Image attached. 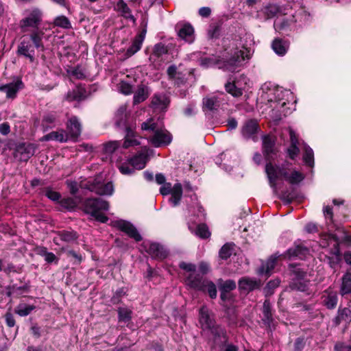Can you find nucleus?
Here are the masks:
<instances>
[{"label":"nucleus","mask_w":351,"mask_h":351,"mask_svg":"<svg viewBox=\"0 0 351 351\" xmlns=\"http://www.w3.org/2000/svg\"><path fill=\"white\" fill-rule=\"evenodd\" d=\"M278 167L281 166H274L271 162L267 163L265 171L271 187L276 189V181L279 177H282L278 171Z\"/></svg>","instance_id":"20"},{"label":"nucleus","mask_w":351,"mask_h":351,"mask_svg":"<svg viewBox=\"0 0 351 351\" xmlns=\"http://www.w3.org/2000/svg\"><path fill=\"white\" fill-rule=\"evenodd\" d=\"M259 131L260 127L256 119L247 120L243 123L241 129V135L244 138L251 139L254 142L258 141L257 134Z\"/></svg>","instance_id":"4"},{"label":"nucleus","mask_w":351,"mask_h":351,"mask_svg":"<svg viewBox=\"0 0 351 351\" xmlns=\"http://www.w3.org/2000/svg\"><path fill=\"white\" fill-rule=\"evenodd\" d=\"M115 226L122 232L126 233L129 237L135 239L136 241L142 240L141 234L138 232L136 228L130 222L124 220L115 221Z\"/></svg>","instance_id":"10"},{"label":"nucleus","mask_w":351,"mask_h":351,"mask_svg":"<svg viewBox=\"0 0 351 351\" xmlns=\"http://www.w3.org/2000/svg\"><path fill=\"white\" fill-rule=\"evenodd\" d=\"M339 291L341 295L351 293V269L343 276Z\"/></svg>","instance_id":"32"},{"label":"nucleus","mask_w":351,"mask_h":351,"mask_svg":"<svg viewBox=\"0 0 351 351\" xmlns=\"http://www.w3.org/2000/svg\"><path fill=\"white\" fill-rule=\"evenodd\" d=\"M88 97V91L85 85L79 84L75 87L67 92L64 97V100L68 102H80Z\"/></svg>","instance_id":"6"},{"label":"nucleus","mask_w":351,"mask_h":351,"mask_svg":"<svg viewBox=\"0 0 351 351\" xmlns=\"http://www.w3.org/2000/svg\"><path fill=\"white\" fill-rule=\"evenodd\" d=\"M276 137L273 135L266 134L262 136V149L265 157L274 153Z\"/></svg>","instance_id":"19"},{"label":"nucleus","mask_w":351,"mask_h":351,"mask_svg":"<svg viewBox=\"0 0 351 351\" xmlns=\"http://www.w3.org/2000/svg\"><path fill=\"white\" fill-rule=\"evenodd\" d=\"M267 95H267V104H268L270 108H271L273 109H276L277 110H279L280 108L284 107V106L285 105L286 103L285 101H281L280 99H278V100L274 99V94L273 92H271Z\"/></svg>","instance_id":"49"},{"label":"nucleus","mask_w":351,"mask_h":351,"mask_svg":"<svg viewBox=\"0 0 351 351\" xmlns=\"http://www.w3.org/2000/svg\"><path fill=\"white\" fill-rule=\"evenodd\" d=\"M141 128L142 130L152 131L154 134L160 129L158 128L157 123L155 122L152 118H150L146 121L142 123Z\"/></svg>","instance_id":"50"},{"label":"nucleus","mask_w":351,"mask_h":351,"mask_svg":"<svg viewBox=\"0 0 351 351\" xmlns=\"http://www.w3.org/2000/svg\"><path fill=\"white\" fill-rule=\"evenodd\" d=\"M36 308L34 305H28L24 303L19 304L15 308V313L21 317L29 315Z\"/></svg>","instance_id":"43"},{"label":"nucleus","mask_w":351,"mask_h":351,"mask_svg":"<svg viewBox=\"0 0 351 351\" xmlns=\"http://www.w3.org/2000/svg\"><path fill=\"white\" fill-rule=\"evenodd\" d=\"M271 47L276 54L282 56L287 53L289 48V42L282 38H277L273 40Z\"/></svg>","instance_id":"23"},{"label":"nucleus","mask_w":351,"mask_h":351,"mask_svg":"<svg viewBox=\"0 0 351 351\" xmlns=\"http://www.w3.org/2000/svg\"><path fill=\"white\" fill-rule=\"evenodd\" d=\"M194 29L191 25H184L179 31L178 36L186 42L191 43L193 40Z\"/></svg>","instance_id":"40"},{"label":"nucleus","mask_w":351,"mask_h":351,"mask_svg":"<svg viewBox=\"0 0 351 351\" xmlns=\"http://www.w3.org/2000/svg\"><path fill=\"white\" fill-rule=\"evenodd\" d=\"M291 22L292 20L284 19L280 21L276 22L274 23V27H276V29L279 31L285 30L290 27Z\"/></svg>","instance_id":"61"},{"label":"nucleus","mask_w":351,"mask_h":351,"mask_svg":"<svg viewBox=\"0 0 351 351\" xmlns=\"http://www.w3.org/2000/svg\"><path fill=\"white\" fill-rule=\"evenodd\" d=\"M115 10L121 14V15L126 19H130L134 23L136 19L132 14V10L128 4L123 0H119L116 4Z\"/></svg>","instance_id":"28"},{"label":"nucleus","mask_w":351,"mask_h":351,"mask_svg":"<svg viewBox=\"0 0 351 351\" xmlns=\"http://www.w3.org/2000/svg\"><path fill=\"white\" fill-rule=\"evenodd\" d=\"M120 142L118 141H110L102 145V152L106 155H112L119 147Z\"/></svg>","instance_id":"42"},{"label":"nucleus","mask_w":351,"mask_h":351,"mask_svg":"<svg viewBox=\"0 0 351 351\" xmlns=\"http://www.w3.org/2000/svg\"><path fill=\"white\" fill-rule=\"evenodd\" d=\"M199 322L203 328L208 329L212 328L215 324L213 319L210 317L208 309L202 306L199 309Z\"/></svg>","instance_id":"27"},{"label":"nucleus","mask_w":351,"mask_h":351,"mask_svg":"<svg viewBox=\"0 0 351 351\" xmlns=\"http://www.w3.org/2000/svg\"><path fill=\"white\" fill-rule=\"evenodd\" d=\"M199 291H207L210 297L213 299L217 297V288L215 285L212 281L207 280L204 283V289H200Z\"/></svg>","instance_id":"54"},{"label":"nucleus","mask_w":351,"mask_h":351,"mask_svg":"<svg viewBox=\"0 0 351 351\" xmlns=\"http://www.w3.org/2000/svg\"><path fill=\"white\" fill-rule=\"evenodd\" d=\"M215 337V341L217 343V339H221V343L226 344L228 341V337L226 330L220 326H215V324L212 328H208Z\"/></svg>","instance_id":"33"},{"label":"nucleus","mask_w":351,"mask_h":351,"mask_svg":"<svg viewBox=\"0 0 351 351\" xmlns=\"http://www.w3.org/2000/svg\"><path fill=\"white\" fill-rule=\"evenodd\" d=\"M167 53V47L162 43H159L154 45L152 54L157 58H160Z\"/></svg>","instance_id":"55"},{"label":"nucleus","mask_w":351,"mask_h":351,"mask_svg":"<svg viewBox=\"0 0 351 351\" xmlns=\"http://www.w3.org/2000/svg\"><path fill=\"white\" fill-rule=\"evenodd\" d=\"M304 162L308 166L312 167L314 164L313 152L311 148L306 147L303 156Z\"/></svg>","instance_id":"57"},{"label":"nucleus","mask_w":351,"mask_h":351,"mask_svg":"<svg viewBox=\"0 0 351 351\" xmlns=\"http://www.w3.org/2000/svg\"><path fill=\"white\" fill-rule=\"evenodd\" d=\"M119 320L127 322L132 318V311L127 308H119L118 309Z\"/></svg>","instance_id":"56"},{"label":"nucleus","mask_w":351,"mask_h":351,"mask_svg":"<svg viewBox=\"0 0 351 351\" xmlns=\"http://www.w3.org/2000/svg\"><path fill=\"white\" fill-rule=\"evenodd\" d=\"M128 114L127 112V106L121 105L117 110L114 116L115 125L118 128L125 125Z\"/></svg>","instance_id":"29"},{"label":"nucleus","mask_w":351,"mask_h":351,"mask_svg":"<svg viewBox=\"0 0 351 351\" xmlns=\"http://www.w3.org/2000/svg\"><path fill=\"white\" fill-rule=\"evenodd\" d=\"M67 73L74 76L77 80H84L86 77L84 69L80 66H77L71 71H67Z\"/></svg>","instance_id":"58"},{"label":"nucleus","mask_w":351,"mask_h":351,"mask_svg":"<svg viewBox=\"0 0 351 351\" xmlns=\"http://www.w3.org/2000/svg\"><path fill=\"white\" fill-rule=\"evenodd\" d=\"M171 141V134L166 130L162 128H160L150 138V142L156 147L167 145L169 144Z\"/></svg>","instance_id":"11"},{"label":"nucleus","mask_w":351,"mask_h":351,"mask_svg":"<svg viewBox=\"0 0 351 351\" xmlns=\"http://www.w3.org/2000/svg\"><path fill=\"white\" fill-rule=\"evenodd\" d=\"M203 104L204 107L210 111L217 110L219 106V101L215 97L204 98L203 99Z\"/></svg>","instance_id":"53"},{"label":"nucleus","mask_w":351,"mask_h":351,"mask_svg":"<svg viewBox=\"0 0 351 351\" xmlns=\"http://www.w3.org/2000/svg\"><path fill=\"white\" fill-rule=\"evenodd\" d=\"M147 252L152 258L155 259H164L167 256V253L163 247L156 243H150L147 249Z\"/></svg>","instance_id":"22"},{"label":"nucleus","mask_w":351,"mask_h":351,"mask_svg":"<svg viewBox=\"0 0 351 351\" xmlns=\"http://www.w3.org/2000/svg\"><path fill=\"white\" fill-rule=\"evenodd\" d=\"M335 324L338 326L341 323L344 322L347 324L351 322V311L347 307H339L337 316L334 319Z\"/></svg>","instance_id":"26"},{"label":"nucleus","mask_w":351,"mask_h":351,"mask_svg":"<svg viewBox=\"0 0 351 351\" xmlns=\"http://www.w3.org/2000/svg\"><path fill=\"white\" fill-rule=\"evenodd\" d=\"M239 289L247 293L256 289H259L261 287V280L250 277H243L238 282Z\"/></svg>","instance_id":"12"},{"label":"nucleus","mask_w":351,"mask_h":351,"mask_svg":"<svg viewBox=\"0 0 351 351\" xmlns=\"http://www.w3.org/2000/svg\"><path fill=\"white\" fill-rule=\"evenodd\" d=\"M108 209L109 202L101 198H88L84 203V211L102 223L108 221V218L101 211Z\"/></svg>","instance_id":"2"},{"label":"nucleus","mask_w":351,"mask_h":351,"mask_svg":"<svg viewBox=\"0 0 351 351\" xmlns=\"http://www.w3.org/2000/svg\"><path fill=\"white\" fill-rule=\"evenodd\" d=\"M151 90L149 86L142 83L139 84L134 94L133 104L137 105L145 101L149 96Z\"/></svg>","instance_id":"17"},{"label":"nucleus","mask_w":351,"mask_h":351,"mask_svg":"<svg viewBox=\"0 0 351 351\" xmlns=\"http://www.w3.org/2000/svg\"><path fill=\"white\" fill-rule=\"evenodd\" d=\"M32 33L29 35V38L34 44V47L35 48H43V44L42 42L44 32L39 28L36 29V30L30 31Z\"/></svg>","instance_id":"36"},{"label":"nucleus","mask_w":351,"mask_h":351,"mask_svg":"<svg viewBox=\"0 0 351 351\" xmlns=\"http://www.w3.org/2000/svg\"><path fill=\"white\" fill-rule=\"evenodd\" d=\"M43 12L37 7L25 9L23 13V18L19 21V27L22 32H29L36 30L43 23Z\"/></svg>","instance_id":"1"},{"label":"nucleus","mask_w":351,"mask_h":351,"mask_svg":"<svg viewBox=\"0 0 351 351\" xmlns=\"http://www.w3.org/2000/svg\"><path fill=\"white\" fill-rule=\"evenodd\" d=\"M195 234L202 239H208L210 237V232L209 231L208 227L205 223H200L197 225Z\"/></svg>","instance_id":"46"},{"label":"nucleus","mask_w":351,"mask_h":351,"mask_svg":"<svg viewBox=\"0 0 351 351\" xmlns=\"http://www.w3.org/2000/svg\"><path fill=\"white\" fill-rule=\"evenodd\" d=\"M53 25L56 27H61L63 29H71L72 28L71 23L69 19L63 15L58 16L55 18L53 21Z\"/></svg>","instance_id":"47"},{"label":"nucleus","mask_w":351,"mask_h":351,"mask_svg":"<svg viewBox=\"0 0 351 351\" xmlns=\"http://www.w3.org/2000/svg\"><path fill=\"white\" fill-rule=\"evenodd\" d=\"M146 32V29H143L134 38L131 46L127 49L125 53V58H128L132 56L141 49L142 44L145 38Z\"/></svg>","instance_id":"13"},{"label":"nucleus","mask_w":351,"mask_h":351,"mask_svg":"<svg viewBox=\"0 0 351 351\" xmlns=\"http://www.w3.org/2000/svg\"><path fill=\"white\" fill-rule=\"evenodd\" d=\"M140 145L139 141L136 138V133L132 128H125V141L123 147L125 149L135 145Z\"/></svg>","instance_id":"30"},{"label":"nucleus","mask_w":351,"mask_h":351,"mask_svg":"<svg viewBox=\"0 0 351 351\" xmlns=\"http://www.w3.org/2000/svg\"><path fill=\"white\" fill-rule=\"evenodd\" d=\"M119 89L120 92L125 95H130L133 92L132 86L124 81H121L119 84Z\"/></svg>","instance_id":"59"},{"label":"nucleus","mask_w":351,"mask_h":351,"mask_svg":"<svg viewBox=\"0 0 351 351\" xmlns=\"http://www.w3.org/2000/svg\"><path fill=\"white\" fill-rule=\"evenodd\" d=\"M324 303L328 309H333L337 304V294L330 290H326L323 295Z\"/></svg>","instance_id":"31"},{"label":"nucleus","mask_w":351,"mask_h":351,"mask_svg":"<svg viewBox=\"0 0 351 351\" xmlns=\"http://www.w3.org/2000/svg\"><path fill=\"white\" fill-rule=\"evenodd\" d=\"M24 88V84L21 79L17 77L12 82L0 86V92H4L6 98L9 99H14L19 91Z\"/></svg>","instance_id":"7"},{"label":"nucleus","mask_w":351,"mask_h":351,"mask_svg":"<svg viewBox=\"0 0 351 351\" xmlns=\"http://www.w3.org/2000/svg\"><path fill=\"white\" fill-rule=\"evenodd\" d=\"M280 281L279 279L270 280L267 282L265 289L267 294H272L273 290L280 285Z\"/></svg>","instance_id":"62"},{"label":"nucleus","mask_w":351,"mask_h":351,"mask_svg":"<svg viewBox=\"0 0 351 351\" xmlns=\"http://www.w3.org/2000/svg\"><path fill=\"white\" fill-rule=\"evenodd\" d=\"M42 141H56L60 143H66L69 141L66 131L61 129L57 131H53L42 138Z\"/></svg>","instance_id":"24"},{"label":"nucleus","mask_w":351,"mask_h":351,"mask_svg":"<svg viewBox=\"0 0 351 351\" xmlns=\"http://www.w3.org/2000/svg\"><path fill=\"white\" fill-rule=\"evenodd\" d=\"M171 197L169 201L174 206L179 204L182 197V186L180 183L175 184L171 191Z\"/></svg>","instance_id":"34"},{"label":"nucleus","mask_w":351,"mask_h":351,"mask_svg":"<svg viewBox=\"0 0 351 351\" xmlns=\"http://www.w3.org/2000/svg\"><path fill=\"white\" fill-rule=\"evenodd\" d=\"M226 90L234 97H239L243 95L241 88H238L234 82H228L225 84Z\"/></svg>","instance_id":"48"},{"label":"nucleus","mask_w":351,"mask_h":351,"mask_svg":"<svg viewBox=\"0 0 351 351\" xmlns=\"http://www.w3.org/2000/svg\"><path fill=\"white\" fill-rule=\"evenodd\" d=\"M335 351H351V345H346L343 342H337L334 347Z\"/></svg>","instance_id":"64"},{"label":"nucleus","mask_w":351,"mask_h":351,"mask_svg":"<svg viewBox=\"0 0 351 351\" xmlns=\"http://www.w3.org/2000/svg\"><path fill=\"white\" fill-rule=\"evenodd\" d=\"M33 155L34 149L32 145H19L14 153V157L20 162H27Z\"/></svg>","instance_id":"16"},{"label":"nucleus","mask_w":351,"mask_h":351,"mask_svg":"<svg viewBox=\"0 0 351 351\" xmlns=\"http://www.w3.org/2000/svg\"><path fill=\"white\" fill-rule=\"evenodd\" d=\"M16 53L19 56H23L34 62L35 60L34 47L30 40H23L18 45Z\"/></svg>","instance_id":"9"},{"label":"nucleus","mask_w":351,"mask_h":351,"mask_svg":"<svg viewBox=\"0 0 351 351\" xmlns=\"http://www.w3.org/2000/svg\"><path fill=\"white\" fill-rule=\"evenodd\" d=\"M131 165L136 169H142L146 164V156L143 154H138L130 159Z\"/></svg>","instance_id":"41"},{"label":"nucleus","mask_w":351,"mask_h":351,"mask_svg":"<svg viewBox=\"0 0 351 351\" xmlns=\"http://www.w3.org/2000/svg\"><path fill=\"white\" fill-rule=\"evenodd\" d=\"M277 261V257L271 256L265 263L262 264L259 268V274L269 275L271 271L274 269Z\"/></svg>","instance_id":"38"},{"label":"nucleus","mask_w":351,"mask_h":351,"mask_svg":"<svg viewBox=\"0 0 351 351\" xmlns=\"http://www.w3.org/2000/svg\"><path fill=\"white\" fill-rule=\"evenodd\" d=\"M289 288L292 291L307 292L308 291V281L303 280V279H292L289 284Z\"/></svg>","instance_id":"37"},{"label":"nucleus","mask_w":351,"mask_h":351,"mask_svg":"<svg viewBox=\"0 0 351 351\" xmlns=\"http://www.w3.org/2000/svg\"><path fill=\"white\" fill-rule=\"evenodd\" d=\"M218 287L220 291L229 293L236 289V283L233 280H227L223 281L222 279L218 280Z\"/></svg>","instance_id":"44"},{"label":"nucleus","mask_w":351,"mask_h":351,"mask_svg":"<svg viewBox=\"0 0 351 351\" xmlns=\"http://www.w3.org/2000/svg\"><path fill=\"white\" fill-rule=\"evenodd\" d=\"M206 280L202 274L194 271L193 273H190L186 277V283L193 289L200 290L204 289V283Z\"/></svg>","instance_id":"14"},{"label":"nucleus","mask_w":351,"mask_h":351,"mask_svg":"<svg viewBox=\"0 0 351 351\" xmlns=\"http://www.w3.org/2000/svg\"><path fill=\"white\" fill-rule=\"evenodd\" d=\"M44 195L52 201H58L61 197L58 192L53 191L51 188H46L43 191Z\"/></svg>","instance_id":"60"},{"label":"nucleus","mask_w":351,"mask_h":351,"mask_svg":"<svg viewBox=\"0 0 351 351\" xmlns=\"http://www.w3.org/2000/svg\"><path fill=\"white\" fill-rule=\"evenodd\" d=\"M220 34V27L217 25H211L208 31V36L210 38H215L219 37Z\"/></svg>","instance_id":"63"},{"label":"nucleus","mask_w":351,"mask_h":351,"mask_svg":"<svg viewBox=\"0 0 351 351\" xmlns=\"http://www.w3.org/2000/svg\"><path fill=\"white\" fill-rule=\"evenodd\" d=\"M58 121L56 112H50L44 114L42 119L41 127L44 131L53 128L56 126Z\"/></svg>","instance_id":"25"},{"label":"nucleus","mask_w":351,"mask_h":351,"mask_svg":"<svg viewBox=\"0 0 351 351\" xmlns=\"http://www.w3.org/2000/svg\"><path fill=\"white\" fill-rule=\"evenodd\" d=\"M289 269L291 274L294 276L293 279H304L306 276V271L300 267L297 264H290Z\"/></svg>","instance_id":"52"},{"label":"nucleus","mask_w":351,"mask_h":351,"mask_svg":"<svg viewBox=\"0 0 351 351\" xmlns=\"http://www.w3.org/2000/svg\"><path fill=\"white\" fill-rule=\"evenodd\" d=\"M233 251V245L230 243H226L219 250V257L223 260H226L231 256Z\"/></svg>","instance_id":"51"},{"label":"nucleus","mask_w":351,"mask_h":351,"mask_svg":"<svg viewBox=\"0 0 351 351\" xmlns=\"http://www.w3.org/2000/svg\"><path fill=\"white\" fill-rule=\"evenodd\" d=\"M263 322L269 327H270L272 322L271 304L269 300H265L263 305Z\"/></svg>","instance_id":"35"},{"label":"nucleus","mask_w":351,"mask_h":351,"mask_svg":"<svg viewBox=\"0 0 351 351\" xmlns=\"http://www.w3.org/2000/svg\"><path fill=\"white\" fill-rule=\"evenodd\" d=\"M57 234L62 241L66 243H73L78 239L77 233L72 230L58 231Z\"/></svg>","instance_id":"39"},{"label":"nucleus","mask_w":351,"mask_h":351,"mask_svg":"<svg viewBox=\"0 0 351 351\" xmlns=\"http://www.w3.org/2000/svg\"><path fill=\"white\" fill-rule=\"evenodd\" d=\"M261 11L266 19H270L282 14V7L274 3H269L262 8Z\"/></svg>","instance_id":"21"},{"label":"nucleus","mask_w":351,"mask_h":351,"mask_svg":"<svg viewBox=\"0 0 351 351\" xmlns=\"http://www.w3.org/2000/svg\"><path fill=\"white\" fill-rule=\"evenodd\" d=\"M66 132L69 141H77L82 133V124L76 116L69 117L66 123Z\"/></svg>","instance_id":"5"},{"label":"nucleus","mask_w":351,"mask_h":351,"mask_svg":"<svg viewBox=\"0 0 351 351\" xmlns=\"http://www.w3.org/2000/svg\"><path fill=\"white\" fill-rule=\"evenodd\" d=\"M86 188L99 195H111L114 192L112 182H102L97 179L88 182Z\"/></svg>","instance_id":"3"},{"label":"nucleus","mask_w":351,"mask_h":351,"mask_svg":"<svg viewBox=\"0 0 351 351\" xmlns=\"http://www.w3.org/2000/svg\"><path fill=\"white\" fill-rule=\"evenodd\" d=\"M309 254V250L302 244L295 245L287 250L285 256L289 258L299 257L301 259L304 258Z\"/></svg>","instance_id":"18"},{"label":"nucleus","mask_w":351,"mask_h":351,"mask_svg":"<svg viewBox=\"0 0 351 351\" xmlns=\"http://www.w3.org/2000/svg\"><path fill=\"white\" fill-rule=\"evenodd\" d=\"M169 103V98L165 94L155 93L152 97L151 107L155 110H164Z\"/></svg>","instance_id":"15"},{"label":"nucleus","mask_w":351,"mask_h":351,"mask_svg":"<svg viewBox=\"0 0 351 351\" xmlns=\"http://www.w3.org/2000/svg\"><path fill=\"white\" fill-rule=\"evenodd\" d=\"M59 204L63 208L68 210H73L77 207L78 202L75 198L66 197L60 200Z\"/></svg>","instance_id":"45"},{"label":"nucleus","mask_w":351,"mask_h":351,"mask_svg":"<svg viewBox=\"0 0 351 351\" xmlns=\"http://www.w3.org/2000/svg\"><path fill=\"white\" fill-rule=\"evenodd\" d=\"M287 162H285L281 165V167H278V171L280 176L291 184H298L301 182L305 178L304 173L293 169L291 174H289L287 171Z\"/></svg>","instance_id":"8"}]
</instances>
